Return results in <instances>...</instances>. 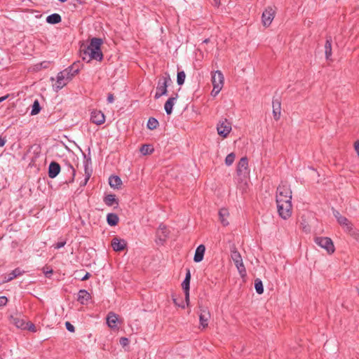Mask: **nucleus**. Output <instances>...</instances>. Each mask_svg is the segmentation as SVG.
<instances>
[{
    "mask_svg": "<svg viewBox=\"0 0 359 359\" xmlns=\"http://www.w3.org/2000/svg\"><path fill=\"white\" fill-rule=\"evenodd\" d=\"M102 42V39L94 37L91 39L89 45L87 46H81V53L83 60H86L88 57V61L92 60H95L99 62L102 61L103 59V54L101 50Z\"/></svg>",
    "mask_w": 359,
    "mask_h": 359,
    "instance_id": "obj_1",
    "label": "nucleus"
},
{
    "mask_svg": "<svg viewBox=\"0 0 359 359\" xmlns=\"http://www.w3.org/2000/svg\"><path fill=\"white\" fill-rule=\"evenodd\" d=\"M276 203H280L282 201H287L291 203L292 191L290 186L287 183L282 182L276 190Z\"/></svg>",
    "mask_w": 359,
    "mask_h": 359,
    "instance_id": "obj_2",
    "label": "nucleus"
},
{
    "mask_svg": "<svg viewBox=\"0 0 359 359\" xmlns=\"http://www.w3.org/2000/svg\"><path fill=\"white\" fill-rule=\"evenodd\" d=\"M231 257L233 261L236 268L238 269L240 274L243 276L245 275V268L243 262V259L240 252L237 250L235 245L231 247Z\"/></svg>",
    "mask_w": 359,
    "mask_h": 359,
    "instance_id": "obj_3",
    "label": "nucleus"
},
{
    "mask_svg": "<svg viewBox=\"0 0 359 359\" xmlns=\"http://www.w3.org/2000/svg\"><path fill=\"white\" fill-rule=\"evenodd\" d=\"M171 83L172 80L168 74L166 76H164L162 79H159L156 87V92L154 95L155 99H158L162 95H167L168 86Z\"/></svg>",
    "mask_w": 359,
    "mask_h": 359,
    "instance_id": "obj_4",
    "label": "nucleus"
},
{
    "mask_svg": "<svg viewBox=\"0 0 359 359\" xmlns=\"http://www.w3.org/2000/svg\"><path fill=\"white\" fill-rule=\"evenodd\" d=\"M314 241L318 245L325 249L329 255L334 253L335 248L331 238L328 237H316Z\"/></svg>",
    "mask_w": 359,
    "mask_h": 359,
    "instance_id": "obj_5",
    "label": "nucleus"
},
{
    "mask_svg": "<svg viewBox=\"0 0 359 359\" xmlns=\"http://www.w3.org/2000/svg\"><path fill=\"white\" fill-rule=\"evenodd\" d=\"M292 202L287 203V201H282L280 203H277V208L279 216L283 219H287L292 215Z\"/></svg>",
    "mask_w": 359,
    "mask_h": 359,
    "instance_id": "obj_6",
    "label": "nucleus"
},
{
    "mask_svg": "<svg viewBox=\"0 0 359 359\" xmlns=\"http://www.w3.org/2000/svg\"><path fill=\"white\" fill-rule=\"evenodd\" d=\"M217 130L220 136L226 137L231 130V124L226 119H224L217 124Z\"/></svg>",
    "mask_w": 359,
    "mask_h": 359,
    "instance_id": "obj_7",
    "label": "nucleus"
},
{
    "mask_svg": "<svg viewBox=\"0 0 359 359\" xmlns=\"http://www.w3.org/2000/svg\"><path fill=\"white\" fill-rule=\"evenodd\" d=\"M274 15L275 11L271 7H268L265 9L262 16V23L264 27H269L271 24Z\"/></svg>",
    "mask_w": 359,
    "mask_h": 359,
    "instance_id": "obj_8",
    "label": "nucleus"
},
{
    "mask_svg": "<svg viewBox=\"0 0 359 359\" xmlns=\"http://www.w3.org/2000/svg\"><path fill=\"white\" fill-rule=\"evenodd\" d=\"M81 66L82 64L79 61H77L74 62L72 65H70L65 69H64L63 72H66L67 74L69 73L68 74V76L66 77L67 79L72 80L73 77L79 72Z\"/></svg>",
    "mask_w": 359,
    "mask_h": 359,
    "instance_id": "obj_9",
    "label": "nucleus"
},
{
    "mask_svg": "<svg viewBox=\"0 0 359 359\" xmlns=\"http://www.w3.org/2000/svg\"><path fill=\"white\" fill-rule=\"evenodd\" d=\"M66 72L61 71L57 75V81L55 83V88L57 90L62 89L71 80H67L66 77L68 76Z\"/></svg>",
    "mask_w": 359,
    "mask_h": 359,
    "instance_id": "obj_10",
    "label": "nucleus"
},
{
    "mask_svg": "<svg viewBox=\"0 0 359 359\" xmlns=\"http://www.w3.org/2000/svg\"><path fill=\"white\" fill-rule=\"evenodd\" d=\"M63 173L67 175L64 183L69 184L72 183L74 180L76 170L70 163H67L65 167L63 168Z\"/></svg>",
    "mask_w": 359,
    "mask_h": 359,
    "instance_id": "obj_11",
    "label": "nucleus"
},
{
    "mask_svg": "<svg viewBox=\"0 0 359 359\" xmlns=\"http://www.w3.org/2000/svg\"><path fill=\"white\" fill-rule=\"evenodd\" d=\"M212 83L213 86L222 88L224 84V76L221 71H215L212 74Z\"/></svg>",
    "mask_w": 359,
    "mask_h": 359,
    "instance_id": "obj_12",
    "label": "nucleus"
},
{
    "mask_svg": "<svg viewBox=\"0 0 359 359\" xmlns=\"http://www.w3.org/2000/svg\"><path fill=\"white\" fill-rule=\"evenodd\" d=\"M237 174L245 175L248 173V160L247 157H242L237 165Z\"/></svg>",
    "mask_w": 359,
    "mask_h": 359,
    "instance_id": "obj_13",
    "label": "nucleus"
},
{
    "mask_svg": "<svg viewBox=\"0 0 359 359\" xmlns=\"http://www.w3.org/2000/svg\"><path fill=\"white\" fill-rule=\"evenodd\" d=\"M90 121L93 123L100 126L104 123L105 116L101 111L93 110L91 112Z\"/></svg>",
    "mask_w": 359,
    "mask_h": 359,
    "instance_id": "obj_14",
    "label": "nucleus"
},
{
    "mask_svg": "<svg viewBox=\"0 0 359 359\" xmlns=\"http://www.w3.org/2000/svg\"><path fill=\"white\" fill-rule=\"evenodd\" d=\"M84 172H85V180L83 182V185H86L89 180L93 170L91 168V158L90 157L87 158L86 156L84 154Z\"/></svg>",
    "mask_w": 359,
    "mask_h": 359,
    "instance_id": "obj_15",
    "label": "nucleus"
},
{
    "mask_svg": "<svg viewBox=\"0 0 359 359\" xmlns=\"http://www.w3.org/2000/svg\"><path fill=\"white\" fill-rule=\"evenodd\" d=\"M111 247L114 251H123L126 248V241L123 239H120L114 237L111 241Z\"/></svg>",
    "mask_w": 359,
    "mask_h": 359,
    "instance_id": "obj_16",
    "label": "nucleus"
},
{
    "mask_svg": "<svg viewBox=\"0 0 359 359\" xmlns=\"http://www.w3.org/2000/svg\"><path fill=\"white\" fill-rule=\"evenodd\" d=\"M60 170L61 168L58 163L51 162L48 166V177L50 178H55L60 173Z\"/></svg>",
    "mask_w": 359,
    "mask_h": 359,
    "instance_id": "obj_17",
    "label": "nucleus"
},
{
    "mask_svg": "<svg viewBox=\"0 0 359 359\" xmlns=\"http://www.w3.org/2000/svg\"><path fill=\"white\" fill-rule=\"evenodd\" d=\"M210 318V312L206 309H201L199 314L200 324L203 328H205L208 325V320Z\"/></svg>",
    "mask_w": 359,
    "mask_h": 359,
    "instance_id": "obj_18",
    "label": "nucleus"
},
{
    "mask_svg": "<svg viewBox=\"0 0 359 359\" xmlns=\"http://www.w3.org/2000/svg\"><path fill=\"white\" fill-rule=\"evenodd\" d=\"M344 230L359 242V231L353 226V224L349 221L347 224L342 226Z\"/></svg>",
    "mask_w": 359,
    "mask_h": 359,
    "instance_id": "obj_19",
    "label": "nucleus"
},
{
    "mask_svg": "<svg viewBox=\"0 0 359 359\" xmlns=\"http://www.w3.org/2000/svg\"><path fill=\"white\" fill-rule=\"evenodd\" d=\"M11 323L14 325L17 328L24 330L25 328V320L20 316H11L10 318Z\"/></svg>",
    "mask_w": 359,
    "mask_h": 359,
    "instance_id": "obj_20",
    "label": "nucleus"
},
{
    "mask_svg": "<svg viewBox=\"0 0 359 359\" xmlns=\"http://www.w3.org/2000/svg\"><path fill=\"white\" fill-rule=\"evenodd\" d=\"M205 251V247L204 245L201 244L197 247L194 257L195 262H200L203 259Z\"/></svg>",
    "mask_w": 359,
    "mask_h": 359,
    "instance_id": "obj_21",
    "label": "nucleus"
},
{
    "mask_svg": "<svg viewBox=\"0 0 359 359\" xmlns=\"http://www.w3.org/2000/svg\"><path fill=\"white\" fill-rule=\"evenodd\" d=\"M90 299V294L86 290H80L78 293L77 301L81 304H87Z\"/></svg>",
    "mask_w": 359,
    "mask_h": 359,
    "instance_id": "obj_22",
    "label": "nucleus"
},
{
    "mask_svg": "<svg viewBox=\"0 0 359 359\" xmlns=\"http://www.w3.org/2000/svg\"><path fill=\"white\" fill-rule=\"evenodd\" d=\"M178 95L175 94V97H171L165 102L164 109L168 115H170L172 112V107L175 104V102L177 100Z\"/></svg>",
    "mask_w": 359,
    "mask_h": 359,
    "instance_id": "obj_23",
    "label": "nucleus"
},
{
    "mask_svg": "<svg viewBox=\"0 0 359 359\" xmlns=\"http://www.w3.org/2000/svg\"><path fill=\"white\" fill-rule=\"evenodd\" d=\"M281 103L278 100L273 101V114L275 120L278 121L280 116Z\"/></svg>",
    "mask_w": 359,
    "mask_h": 359,
    "instance_id": "obj_24",
    "label": "nucleus"
},
{
    "mask_svg": "<svg viewBox=\"0 0 359 359\" xmlns=\"http://www.w3.org/2000/svg\"><path fill=\"white\" fill-rule=\"evenodd\" d=\"M24 273L25 271L20 268H16L5 276V282H10L14 278L22 275Z\"/></svg>",
    "mask_w": 359,
    "mask_h": 359,
    "instance_id": "obj_25",
    "label": "nucleus"
},
{
    "mask_svg": "<svg viewBox=\"0 0 359 359\" xmlns=\"http://www.w3.org/2000/svg\"><path fill=\"white\" fill-rule=\"evenodd\" d=\"M118 316L114 313H109L107 317V323L111 328L117 327Z\"/></svg>",
    "mask_w": 359,
    "mask_h": 359,
    "instance_id": "obj_26",
    "label": "nucleus"
},
{
    "mask_svg": "<svg viewBox=\"0 0 359 359\" xmlns=\"http://www.w3.org/2000/svg\"><path fill=\"white\" fill-rule=\"evenodd\" d=\"M109 184L111 187L118 189L122 184V181L118 176L112 175L109 178Z\"/></svg>",
    "mask_w": 359,
    "mask_h": 359,
    "instance_id": "obj_27",
    "label": "nucleus"
},
{
    "mask_svg": "<svg viewBox=\"0 0 359 359\" xmlns=\"http://www.w3.org/2000/svg\"><path fill=\"white\" fill-rule=\"evenodd\" d=\"M191 272L189 269H187L185 278L182 283V287L184 291H189L190 288Z\"/></svg>",
    "mask_w": 359,
    "mask_h": 359,
    "instance_id": "obj_28",
    "label": "nucleus"
},
{
    "mask_svg": "<svg viewBox=\"0 0 359 359\" xmlns=\"http://www.w3.org/2000/svg\"><path fill=\"white\" fill-rule=\"evenodd\" d=\"M118 217L115 213H109L107 216V224L111 226H116L118 224Z\"/></svg>",
    "mask_w": 359,
    "mask_h": 359,
    "instance_id": "obj_29",
    "label": "nucleus"
},
{
    "mask_svg": "<svg viewBox=\"0 0 359 359\" xmlns=\"http://www.w3.org/2000/svg\"><path fill=\"white\" fill-rule=\"evenodd\" d=\"M62 20L61 16L57 13H53L46 18V22L51 25H55L60 22Z\"/></svg>",
    "mask_w": 359,
    "mask_h": 359,
    "instance_id": "obj_30",
    "label": "nucleus"
},
{
    "mask_svg": "<svg viewBox=\"0 0 359 359\" xmlns=\"http://www.w3.org/2000/svg\"><path fill=\"white\" fill-rule=\"evenodd\" d=\"M229 216V211L226 208H222L219 211V217L222 224L224 226H227L229 224V222L226 220V217Z\"/></svg>",
    "mask_w": 359,
    "mask_h": 359,
    "instance_id": "obj_31",
    "label": "nucleus"
},
{
    "mask_svg": "<svg viewBox=\"0 0 359 359\" xmlns=\"http://www.w3.org/2000/svg\"><path fill=\"white\" fill-rule=\"evenodd\" d=\"M104 202L107 206H112L114 204H118V200L114 194H108L104 198Z\"/></svg>",
    "mask_w": 359,
    "mask_h": 359,
    "instance_id": "obj_32",
    "label": "nucleus"
},
{
    "mask_svg": "<svg viewBox=\"0 0 359 359\" xmlns=\"http://www.w3.org/2000/svg\"><path fill=\"white\" fill-rule=\"evenodd\" d=\"M325 52L326 59H330L332 55V39L331 38H327L326 42L325 44Z\"/></svg>",
    "mask_w": 359,
    "mask_h": 359,
    "instance_id": "obj_33",
    "label": "nucleus"
},
{
    "mask_svg": "<svg viewBox=\"0 0 359 359\" xmlns=\"http://www.w3.org/2000/svg\"><path fill=\"white\" fill-rule=\"evenodd\" d=\"M255 288L257 294H262L264 292V286L262 281L259 278L255 280Z\"/></svg>",
    "mask_w": 359,
    "mask_h": 359,
    "instance_id": "obj_34",
    "label": "nucleus"
},
{
    "mask_svg": "<svg viewBox=\"0 0 359 359\" xmlns=\"http://www.w3.org/2000/svg\"><path fill=\"white\" fill-rule=\"evenodd\" d=\"M159 123L156 118L150 117L147 121V128L149 130H154L158 126Z\"/></svg>",
    "mask_w": 359,
    "mask_h": 359,
    "instance_id": "obj_35",
    "label": "nucleus"
},
{
    "mask_svg": "<svg viewBox=\"0 0 359 359\" xmlns=\"http://www.w3.org/2000/svg\"><path fill=\"white\" fill-rule=\"evenodd\" d=\"M140 151L143 155H147L151 154L154 151V149L149 144H143L140 147Z\"/></svg>",
    "mask_w": 359,
    "mask_h": 359,
    "instance_id": "obj_36",
    "label": "nucleus"
},
{
    "mask_svg": "<svg viewBox=\"0 0 359 359\" xmlns=\"http://www.w3.org/2000/svg\"><path fill=\"white\" fill-rule=\"evenodd\" d=\"M40 111H41L40 104H39V101L37 100H36L32 104L31 115H36L40 112Z\"/></svg>",
    "mask_w": 359,
    "mask_h": 359,
    "instance_id": "obj_37",
    "label": "nucleus"
},
{
    "mask_svg": "<svg viewBox=\"0 0 359 359\" xmlns=\"http://www.w3.org/2000/svg\"><path fill=\"white\" fill-rule=\"evenodd\" d=\"M186 74L184 71L177 72V83L179 86H182L184 83Z\"/></svg>",
    "mask_w": 359,
    "mask_h": 359,
    "instance_id": "obj_38",
    "label": "nucleus"
},
{
    "mask_svg": "<svg viewBox=\"0 0 359 359\" xmlns=\"http://www.w3.org/2000/svg\"><path fill=\"white\" fill-rule=\"evenodd\" d=\"M236 158V155L234 153H231L228 154L225 158V163L227 166H230L233 164Z\"/></svg>",
    "mask_w": 359,
    "mask_h": 359,
    "instance_id": "obj_39",
    "label": "nucleus"
},
{
    "mask_svg": "<svg viewBox=\"0 0 359 359\" xmlns=\"http://www.w3.org/2000/svg\"><path fill=\"white\" fill-rule=\"evenodd\" d=\"M24 330H27L32 332H36V328L34 324H33L32 322H27L25 323V328Z\"/></svg>",
    "mask_w": 359,
    "mask_h": 359,
    "instance_id": "obj_40",
    "label": "nucleus"
},
{
    "mask_svg": "<svg viewBox=\"0 0 359 359\" xmlns=\"http://www.w3.org/2000/svg\"><path fill=\"white\" fill-rule=\"evenodd\" d=\"M338 223L341 226H345L349 222V220L344 216L339 217L337 220Z\"/></svg>",
    "mask_w": 359,
    "mask_h": 359,
    "instance_id": "obj_41",
    "label": "nucleus"
},
{
    "mask_svg": "<svg viewBox=\"0 0 359 359\" xmlns=\"http://www.w3.org/2000/svg\"><path fill=\"white\" fill-rule=\"evenodd\" d=\"M66 243H67L66 240H62V241H60L56 243L55 244H54L53 247L55 249H60V248L64 247Z\"/></svg>",
    "mask_w": 359,
    "mask_h": 359,
    "instance_id": "obj_42",
    "label": "nucleus"
},
{
    "mask_svg": "<svg viewBox=\"0 0 359 359\" xmlns=\"http://www.w3.org/2000/svg\"><path fill=\"white\" fill-rule=\"evenodd\" d=\"M65 326L68 331H69L71 332H74L75 331L74 326L72 324H71L69 322L67 321L65 323Z\"/></svg>",
    "mask_w": 359,
    "mask_h": 359,
    "instance_id": "obj_43",
    "label": "nucleus"
},
{
    "mask_svg": "<svg viewBox=\"0 0 359 359\" xmlns=\"http://www.w3.org/2000/svg\"><path fill=\"white\" fill-rule=\"evenodd\" d=\"M8 302V299L5 296L0 297V307L5 306Z\"/></svg>",
    "mask_w": 359,
    "mask_h": 359,
    "instance_id": "obj_44",
    "label": "nucleus"
},
{
    "mask_svg": "<svg viewBox=\"0 0 359 359\" xmlns=\"http://www.w3.org/2000/svg\"><path fill=\"white\" fill-rule=\"evenodd\" d=\"M222 90V88H218L217 89L216 88V86H213V89L211 92V95L214 97H215L216 95H218V93L220 92V90Z\"/></svg>",
    "mask_w": 359,
    "mask_h": 359,
    "instance_id": "obj_45",
    "label": "nucleus"
},
{
    "mask_svg": "<svg viewBox=\"0 0 359 359\" xmlns=\"http://www.w3.org/2000/svg\"><path fill=\"white\" fill-rule=\"evenodd\" d=\"M128 342H129L128 339V338H126V337H121V338L120 339V344H121L123 346H125L128 345Z\"/></svg>",
    "mask_w": 359,
    "mask_h": 359,
    "instance_id": "obj_46",
    "label": "nucleus"
},
{
    "mask_svg": "<svg viewBox=\"0 0 359 359\" xmlns=\"http://www.w3.org/2000/svg\"><path fill=\"white\" fill-rule=\"evenodd\" d=\"M114 100V97L112 93H109L107 95V102L109 103H112Z\"/></svg>",
    "mask_w": 359,
    "mask_h": 359,
    "instance_id": "obj_47",
    "label": "nucleus"
},
{
    "mask_svg": "<svg viewBox=\"0 0 359 359\" xmlns=\"http://www.w3.org/2000/svg\"><path fill=\"white\" fill-rule=\"evenodd\" d=\"M90 276H91L90 273L88 272H86V274L81 278V280L82 281L87 280L88 279L90 278Z\"/></svg>",
    "mask_w": 359,
    "mask_h": 359,
    "instance_id": "obj_48",
    "label": "nucleus"
},
{
    "mask_svg": "<svg viewBox=\"0 0 359 359\" xmlns=\"http://www.w3.org/2000/svg\"><path fill=\"white\" fill-rule=\"evenodd\" d=\"M185 294V301L187 304H188L189 302V291H184Z\"/></svg>",
    "mask_w": 359,
    "mask_h": 359,
    "instance_id": "obj_49",
    "label": "nucleus"
},
{
    "mask_svg": "<svg viewBox=\"0 0 359 359\" xmlns=\"http://www.w3.org/2000/svg\"><path fill=\"white\" fill-rule=\"evenodd\" d=\"M6 142V140L0 136V147H4Z\"/></svg>",
    "mask_w": 359,
    "mask_h": 359,
    "instance_id": "obj_50",
    "label": "nucleus"
},
{
    "mask_svg": "<svg viewBox=\"0 0 359 359\" xmlns=\"http://www.w3.org/2000/svg\"><path fill=\"white\" fill-rule=\"evenodd\" d=\"M355 151H356V152H357V154H358V155L359 156V141L355 142Z\"/></svg>",
    "mask_w": 359,
    "mask_h": 359,
    "instance_id": "obj_51",
    "label": "nucleus"
},
{
    "mask_svg": "<svg viewBox=\"0 0 359 359\" xmlns=\"http://www.w3.org/2000/svg\"><path fill=\"white\" fill-rule=\"evenodd\" d=\"M161 231H162V233H163V239H165L168 235L166 233V229L165 227L164 226L163 229H161Z\"/></svg>",
    "mask_w": 359,
    "mask_h": 359,
    "instance_id": "obj_52",
    "label": "nucleus"
},
{
    "mask_svg": "<svg viewBox=\"0 0 359 359\" xmlns=\"http://www.w3.org/2000/svg\"><path fill=\"white\" fill-rule=\"evenodd\" d=\"M333 213H334V215L336 217L337 220H338V218L339 217L342 216V215H340V213L338 211H334Z\"/></svg>",
    "mask_w": 359,
    "mask_h": 359,
    "instance_id": "obj_53",
    "label": "nucleus"
},
{
    "mask_svg": "<svg viewBox=\"0 0 359 359\" xmlns=\"http://www.w3.org/2000/svg\"><path fill=\"white\" fill-rule=\"evenodd\" d=\"M215 6L219 7L220 5V0H213Z\"/></svg>",
    "mask_w": 359,
    "mask_h": 359,
    "instance_id": "obj_54",
    "label": "nucleus"
},
{
    "mask_svg": "<svg viewBox=\"0 0 359 359\" xmlns=\"http://www.w3.org/2000/svg\"><path fill=\"white\" fill-rule=\"evenodd\" d=\"M8 97V95H6V96H3V97H0V102L4 101L5 100H6Z\"/></svg>",
    "mask_w": 359,
    "mask_h": 359,
    "instance_id": "obj_55",
    "label": "nucleus"
},
{
    "mask_svg": "<svg viewBox=\"0 0 359 359\" xmlns=\"http://www.w3.org/2000/svg\"><path fill=\"white\" fill-rule=\"evenodd\" d=\"M303 229L306 232L310 231V228L309 226H304Z\"/></svg>",
    "mask_w": 359,
    "mask_h": 359,
    "instance_id": "obj_56",
    "label": "nucleus"
},
{
    "mask_svg": "<svg viewBox=\"0 0 359 359\" xmlns=\"http://www.w3.org/2000/svg\"><path fill=\"white\" fill-rule=\"evenodd\" d=\"M173 302L176 304V305H178L179 306H181L182 308H184V305H180L177 303V300L176 299H173Z\"/></svg>",
    "mask_w": 359,
    "mask_h": 359,
    "instance_id": "obj_57",
    "label": "nucleus"
},
{
    "mask_svg": "<svg viewBox=\"0 0 359 359\" xmlns=\"http://www.w3.org/2000/svg\"><path fill=\"white\" fill-rule=\"evenodd\" d=\"M53 273V271H52V270H50V271H49L46 272V273H45V275H46V277H48V274H50V273Z\"/></svg>",
    "mask_w": 359,
    "mask_h": 359,
    "instance_id": "obj_58",
    "label": "nucleus"
},
{
    "mask_svg": "<svg viewBox=\"0 0 359 359\" xmlns=\"http://www.w3.org/2000/svg\"><path fill=\"white\" fill-rule=\"evenodd\" d=\"M209 41H210V39H205L203 41V43H208Z\"/></svg>",
    "mask_w": 359,
    "mask_h": 359,
    "instance_id": "obj_59",
    "label": "nucleus"
},
{
    "mask_svg": "<svg viewBox=\"0 0 359 359\" xmlns=\"http://www.w3.org/2000/svg\"><path fill=\"white\" fill-rule=\"evenodd\" d=\"M358 294L359 295V285L356 287Z\"/></svg>",
    "mask_w": 359,
    "mask_h": 359,
    "instance_id": "obj_60",
    "label": "nucleus"
},
{
    "mask_svg": "<svg viewBox=\"0 0 359 359\" xmlns=\"http://www.w3.org/2000/svg\"><path fill=\"white\" fill-rule=\"evenodd\" d=\"M59 1H61V2H65V1H67V0H59Z\"/></svg>",
    "mask_w": 359,
    "mask_h": 359,
    "instance_id": "obj_61",
    "label": "nucleus"
},
{
    "mask_svg": "<svg viewBox=\"0 0 359 359\" xmlns=\"http://www.w3.org/2000/svg\"><path fill=\"white\" fill-rule=\"evenodd\" d=\"M77 1H78L79 3H81V2H82V1H81V0H77Z\"/></svg>",
    "mask_w": 359,
    "mask_h": 359,
    "instance_id": "obj_62",
    "label": "nucleus"
}]
</instances>
